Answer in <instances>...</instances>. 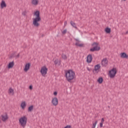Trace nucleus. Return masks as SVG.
<instances>
[{
  "mask_svg": "<svg viewBox=\"0 0 128 128\" xmlns=\"http://www.w3.org/2000/svg\"><path fill=\"white\" fill-rule=\"evenodd\" d=\"M54 96H58V92H54Z\"/></svg>",
  "mask_w": 128,
  "mask_h": 128,
  "instance_id": "nucleus-34",
  "label": "nucleus"
},
{
  "mask_svg": "<svg viewBox=\"0 0 128 128\" xmlns=\"http://www.w3.org/2000/svg\"><path fill=\"white\" fill-rule=\"evenodd\" d=\"M14 61L10 62L8 64V68H14Z\"/></svg>",
  "mask_w": 128,
  "mask_h": 128,
  "instance_id": "nucleus-15",
  "label": "nucleus"
},
{
  "mask_svg": "<svg viewBox=\"0 0 128 128\" xmlns=\"http://www.w3.org/2000/svg\"><path fill=\"white\" fill-rule=\"evenodd\" d=\"M75 40H76V42H80V40H78V39H76V38H75L74 39Z\"/></svg>",
  "mask_w": 128,
  "mask_h": 128,
  "instance_id": "nucleus-37",
  "label": "nucleus"
},
{
  "mask_svg": "<svg viewBox=\"0 0 128 128\" xmlns=\"http://www.w3.org/2000/svg\"><path fill=\"white\" fill-rule=\"evenodd\" d=\"M38 0H32V4H34V6H38Z\"/></svg>",
  "mask_w": 128,
  "mask_h": 128,
  "instance_id": "nucleus-18",
  "label": "nucleus"
},
{
  "mask_svg": "<svg viewBox=\"0 0 128 128\" xmlns=\"http://www.w3.org/2000/svg\"><path fill=\"white\" fill-rule=\"evenodd\" d=\"M22 16H26V11H24L22 12Z\"/></svg>",
  "mask_w": 128,
  "mask_h": 128,
  "instance_id": "nucleus-28",
  "label": "nucleus"
},
{
  "mask_svg": "<svg viewBox=\"0 0 128 128\" xmlns=\"http://www.w3.org/2000/svg\"><path fill=\"white\" fill-rule=\"evenodd\" d=\"M20 106H21L22 108L24 110V108H26V102H22L20 104Z\"/></svg>",
  "mask_w": 128,
  "mask_h": 128,
  "instance_id": "nucleus-17",
  "label": "nucleus"
},
{
  "mask_svg": "<svg viewBox=\"0 0 128 128\" xmlns=\"http://www.w3.org/2000/svg\"><path fill=\"white\" fill-rule=\"evenodd\" d=\"M52 104L53 106H56L58 104V100L56 97H54L52 98Z\"/></svg>",
  "mask_w": 128,
  "mask_h": 128,
  "instance_id": "nucleus-7",
  "label": "nucleus"
},
{
  "mask_svg": "<svg viewBox=\"0 0 128 128\" xmlns=\"http://www.w3.org/2000/svg\"><path fill=\"white\" fill-rule=\"evenodd\" d=\"M101 122H102L103 124H104V118H102Z\"/></svg>",
  "mask_w": 128,
  "mask_h": 128,
  "instance_id": "nucleus-31",
  "label": "nucleus"
},
{
  "mask_svg": "<svg viewBox=\"0 0 128 128\" xmlns=\"http://www.w3.org/2000/svg\"><path fill=\"white\" fill-rule=\"evenodd\" d=\"M75 46H79V48H82V46H84V44H80L78 42H76L75 44Z\"/></svg>",
  "mask_w": 128,
  "mask_h": 128,
  "instance_id": "nucleus-20",
  "label": "nucleus"
},
{
  "mask_svg": "<svg viewBox=\"0 0 128 128\" xmlns=\"http://www.w3.org/2000/svg\"><path fill=\"white\" fill-rule=\"evenodd\" d=\"M100 64H98L94 66V69L93 70V72H96V70H100Z\"/></svg>",
  "mask_w": 128,
  "mask_h": 128,
  "instance_id": "nucleus-14",
  "label": "nucleus"
},
{
  "mask_svg": "<svg viewBox=\"0 0 128 128\" xmlns=\"http://www.w3.org/2000/svg\"><path fill=\"white\" fill-rule=\"evenodd\" d=\"M110 28H106L105 29V32L106 34H110Z\"/></svg>",
  "mask_w": 128,
  "mask_h": 128,
  "instance_id": "nucleus-21",
  "label": "nucleus"
},
{
  "mask_svg": "<svg viewBox=\"0 0 128 128\" xmlns=\"http://www.w3.org/2000/svg\"><path fill=\"white\" fill-rule=\"evenodd\" d=\"M2 122L0 121V123H1Z\"/></svg>",
  "mask_w": 128,
  "mask_h": 128,
  "instance_id": "nucleus-42",
  "label": "nucleus"
},
{
  "mask_svg": "<svg viewBox=\"0 0 128 128\" xmlns=\"http://www.w3.org/2000/svg\"><path fill=\"white\" fill-rule=\"evenodd\" d=\"M6 8V2L4 0H2L0 3V8Z\"/></svg>",
  "mask_w": 128,
  "mask_h": 128,
  "instance_id": "nucleus-11",
  "label": "nucleus"
},
{
  "mask_svg": "<svg viewBox=\"0 0 128 128\" xmlns=\"http://www.w3.org/2000/svg\"><path fill=\"white\" fill-rule=\"evenodd\" d=\"M29 88L30 90H32V85H30Z\"/></svg>",
  "mask_w": 128,
  "mask_h": 128,
  "instance_id": "nucleus-32",
  "label": "nucleus"
},
{
  "mask_svg": "<svg viewBox=\"0 0 128 128\" xmlns=\"http://www.w3.org/2000/svg\"><path fill=\"white\" fill-rule=\"evenodd\" d=\"M54 64H58V66H60V63L58 64V60H55Z\"/></svg>",
  "mask_w": 128,
  "mask_h": 128,
  "instance_id": "nucleus-26",
  "label": "nucleus"
},
{
  "mask_svg": "<svg viewBox=\"0 0 128 128\" xmlns=\"http://www.w3.org/2000/svg\"><path fill=\"white\" fill-rule=\"evenodd\" d=\"M34 16H36V17L33 18V24L34 25V26L38 28L40 26V23H38V22H40L42 20L40 11L37 10L34 12Z\"/></svg>",
  "mask_w": 128,
  "mask_h": 128,
  "instance_id": "nucleus-1",
  "label": "nucleus"
},
{
  "mask_svg": "<svg viewBox=\"0 0 128 128\" xmlns=\"http://www.w3.org/2000/svg\"><path fill=\"white\" fill-rule=\"evenodd\" d=\"M102 82H104V80H97V82H98V84H102Z\"/></svg>",
  "mask_w": 128,
  "mask_h": 128,
  "instance_id": "nucleus-30",
  "label": "nucleus"
},
{
  "mask_svg": "<svg viewBox=\"0 0 128 128\" xmlns=\"http://www.w3.org/2000/svg\"><path fill=\"white\" fill-rule=\"evenodd\" d=\"M108 108H110V106H108Z\"/></svg>",
  "mask_w": 128,
  "mask_h": 128,
  "instance_id": "nucleus-41",
  "label": "nucleus"
},
{
  "mask_svg": "<svg viewBox=\"0 0 128 128\" xmlns=\"http://www.w3.org/2000/svg\"><path fill=\"white\" fill-rule=\"evenodd\" d=\"M32 110H34V106L32 105L28 107V112H32Z\"/></svg>",
  "mask_w": 128,
  "mask_h": 128,
  "instance_id": "nucleus-22",
  "label": "nucleus"
},
{
  "mask_svg": "<svg viewBox=\"0 0 128 128\" xmlns=\"http://www.w3.org/2000/svg\"><path fill=\"white\" fill-rule=\"evenodd\" d=\"M128 34V30L126 32L125 34Z\"/></svg>",
  "mask_w": 128,
  "mask_h": 128,
  "instance_id": "nucleus-38",
  "label": "nucleus"
},
{
  "mask_svg": "<svg viewBox=\"0 0 128 128\" xmlns=\"http://www.w3.org/2000/svg\"><path fill=\"white\" fill-rule=\"evenodd\" d=\"M97 80H104V78H102V77H100Z\"/></svg>",
  "mask_w": 128,
  "mask_h": 128,
  "instance_id": "nucleus-29",
  "label": "nucleus"
},
{
  "mask_svg": "<svg viewBox=\"0 0 128 128\" xmlns=\"http://www.w3.org/2000/svg\"><path fill=\"white\" fill-rule=\"evenodd\" d=\"M62 58H63V60H68V56H66V54L62 53Z\"/></svg>",
  "mask_w": 128,
  "mask_h": 128,
  "instance_id": "nucleus-19",
  "label": "nucleus"
},
{
  "mask_svg": "<svg viewBox=\"0 0 128 128\" xmlns=\"http://www.w3.org/2000/svg\"><path fill=\"white\" fill-rule=\"evenodd\" d=\"M68 82H72V80H68Z\"/></svg>",
  "mask_w": 128,
  "mask_h": 128,
  "instance_id": "nucleus-40",
  "label": "nucleus"
},
{
  "mask_svg": "<svg viewBox=\"0 0 128 128\" xmlns=\"http://www.w3.org/2000/svg\"><path fill=\"white\" fill-rule=\"evenodd\" d=\"M96 124H98V120H96L94 124H92V128H96Z\"/></svg>",
  "mask_w": 128,
  "mask_h": 128,
  "instance_id": "nucleus-24",
  "label": "nucleus"
},
{
  "mask_svg": "<svg viewBox=\"0 0 128 128\" xmlns=\"http://www.w3.org/2000/svg\"><path fill=\"white\" fill-rule=\"evenodd\" d=\"M30 63L26 64L24 68V72H28L30 70Z\"/></svg>",
  "mask_w": 128,
  "mask_h": 128,
  "instance_id": "nucleus-12",
  "label": "nucleus"
},
{
  "mask_svg": "<svg viewBox=\"0 0 128 128\" xmlns=\"http://www.w3.org/2000/svg\"><path fill=\"white\" fill-rule=\"evenodd\" d=\"M87 70H88L89 72H90V68H87Z\"/></svg>",
  "mask_w": 128,
  "mask_h": 128,
  "instance_id": "nucleus-39",
  "label": "nucleus"
},
{
  "mask_svg": "<svg viewBox=\"0 0 128 128\" xmlns=\"http://www.w3.org/2000/svg\"><path fill=\"white\" fill-rule=\"evenodd\" d=\"M108 59L106 58H105L103 59L102 61V66H108Z\"/></svg>",
  "mask_w": 128,
  "mask_h": 128,
  "instance_id": "nucleus-8",
  "label": "nucleus"
},
{
  "mask_svg": "<svg viewBox=\"0 0 128 128\" xmlns=\"http://www.w3.org/2000/svg\"><path fill=\"white\" fill-rule=\"evenodd\" d=\"M28 122V118L26 116H23L19 119V124H20L21 126L23 128H26V122Z\"/></svg>",
  "mask_w": 128,
  "mask_h": 128,
  "instance_id": "nucleus-3",
  "label": "nucleus"
},
{
  "mask_svg": "<svg viewBox=\"0 0 128 128\" xmlns=\"http://www.w3.org/2000/svg\"><path fill=\"white\" fill-rule=\"evenodd\" d=\"M66 24H68V22H66V21H65L64 23V26H66Z\"/></svg>",
  "mask_w": 128,
  "mask_h": 128,
  "instance_id": "nucleus-36",
  "label": "nucleus"
},
{
  "mask_svg": "<svg viewBox=\"0 0 128 128\" xmlns=\"http://www.w3.org/2000/svg\"><path fill=\"white\" fill-rule=\"evenodd\" d=\"M92 54H88L87 56L86 62L88 64H90V62H92Z\"/></svg>",
  "mask_w": 128,
  "mask_h": 128,
  "instance_id": "nucleus-10",
  "label": "nucleus"
},
{
  "mask_svg": "<svg viewBox=\"0 0 128 128\" xmlns=\"http://www.w3.org/2000/svg\"><path fill=\"white\" fill-rule=\"evenodd\" d=\"M124 0L125 2V0Z\"/></svg>",
  "mask_w": 128,
  "mask_h": 128,
  "instance_id": "nucleus-43",
  "label": "nucleus"
},
{
  "mask_svg": "<svg viewBox=\"0 0 128 128\" xmlns=\"http://www.w3.org/2000/svg\"><path fill=\"white\" fill-rule=\"evenodd\" d=\"M15 57H16L17 58H20V54H18L17 56H15Z\"/></svg>",
  "mask_w": 128,
  "mask_h": 128,
  "instance_id": "nucleus-35",
  "label": "nucleus"
},
{
  "mask_svg": "<svg viewBox=\"0 0 128 128\" xmlns=\"http://www.w3.org/2000/svg\"><path fill=\"white\" fill-rule=\"evenodd\" d=\"M102 124H104V123L101 122L100 125V128H102Z\"/></svg>",
  "mask_w": 128,
  "mask_h": 128,
  "instance_id": "nucleus-33",
  "label": "nucleus"
},
{
  "mask_svg": "<svg viewBox=\"0 0 128 128\" xmlns=\"http://www.w3.org/2000/svg\"><path fill=\"white\" fill-rule=\"evenodd\" d=\"M8 94H12V95H14V89L12 88H10L8 90Z\"/></svg>",
  "mask_w": 128,
  "mask_h": 128,
  "instance_id": "nucleus-23",
  "label": "nucleus"
},
{
  "mask_svg": "<svg viewBox=\"0 0 128 128\" xmlns=\"http://www.w3.org/2000/svg\"><path fill=\"white\" fill-rule=\"evenodd\" d=\"M65 76L67 80H72L76 78V74L72 70H68L65 72Z\"/></svg>",
  "mask_w": 128,
  "mask_h": 128,
  "instance_id": "nucleus-2",
  "label": "nucleus"
},
{
  "mask_svg": "<svg viewBox=\"0 0 128 128\" xmlns=\"http://www.w3.org/2000/svg\"><path fill=\"white\" fill-rule=\"evenodd\" d=\"M16 52L12 53L10 56V58H16Z\"/></svg>",
  "mask_w": 128,
  "mask_h": 128,
  "instance_id": "nucleus-25",
  "label": "nucleus"
},
{
  "mask_svg": "<svg viewBox=\"0 0 128 128\" xmlns=\"http://www.w3.org/2000/svg\"><path fill=\"white\" fill-rule=\"evenodd\" d=\"M70 24L71 26H73V28H78L76 27V23H74V22L72 20L70 21Z\"/></svg>",
  "mask_w": 128,
  "mask_h": 128,
  "instance_id": "nucleus-16",
  "label": "nucleus"
},
{
  "mask_svg": "<svg viewBox=\"0 0 128 128\" xmlns=\"http://www.w3.org/2000/svg\"><path fill=\"white\" fill-rule=\"evenodd\" d=\"M110 78H114L116 74V68H113L110 72Z\"/></svg>",
  "mask_w": 128,
  "mask_h": 128,
  "instance_id": "nucleus-5",
  "label": "nucleus"
},
{
  "mask_svg": "<svg viewBox=\"0 0 128 128\" xmlns=\"http://www.w3.org/2000/svg\"><path fill=\"white\" fill-rule=\"evenodd\" d=\"M92 46L93 48L90 49V52H98V50H100V47L98 46V43L94 42L92 44Z\"/></svg>",
  "mask_w": 128,
  "mask_h": 128,
  "instance_id": "nucleus-4",
  "label": "nucleus"
},
{
  "mask_svg": "<svg viewBox=\"0 0 128 128\" xmlns=\"http://www.w3.org/2000/svg\"><path fill=\"white\" fill-rule=\"evenodd\" d=\"M66 32H67L66 29L64 30L62 32V34H66Z\"/></svg>",
  "mask_w": 128,
  "mask_h": 128,
  "instance_id": "nucleus-27",
  "label": "nucleus"
},
{
  "mask_svg": "<svg viewBox=\"0 0 128 128\" xmlns=\"http://www.w3.org/2000/svg\"><path fill=\"white\" fill-rule=\"evenodd\" d=\"M1 118H2V122H6L7 120H8V114L5 113V115H1Z\"/></svg>",
  "mask_w": 128,
  "mask_h": 128,
  "instance_id": "nucleus-9",
  "label": "nucleus"
},
{
  "mask_svg": "<svg viewBox=\"0 0 128 128\" xmlns=\"http://www.w3.org/2000/svg\"><path fill=\"white\" fill-rule=\"evenodd\" d=\"M120 58H128V55L126 52H122L120 54Z\"/></svg>",
  "mask_w": 128,
  "mask_h": 128,
  "instance_id": "nucleus-13",
  "label": "nucleus"
},
{
  "mask_svg": "<svg viewBox=\"0 0 128 128\" xmlns=\"http://www.w3.org/2000/svg\"><path fill=\"white\" fill-rule=\"evenodd\" d=\"M40 72L42 76H45L48 72V68L46 66H43L40 70Z\"/></svg>",
  "mask_w": 128,
  "mask_h": 128,
  "instance_id": "nucleus-6",
  "label": "nucleus"
}]
</instances>
